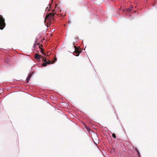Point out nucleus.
I'll return each mask as SVG.
<instances>
[{
	"label": "nucleus",
	"instance_id": "f8f14e48",
	"mask_svg": "<svg viewBox=\"0 0 157 157\" xmlns=\"http://www.w3.org/2000/svg\"><path fill=\"white\" fill-rule=\"evenodd\" d=\"M115 113L116 115V116H117V119L118 120H119V119H118V117H117V114H116V112H115Z\"/></svg>",
	"mask_w": 157,
	"mask_h": 157
},
{
	"label": "nucleus",
	"instance_id": "ddd939ff",
	"mask_svg": "<svg viewBox=\"0 0 157 157\" xmlns=\"http://www.w3.org/2000/svg\"><path fill=\"white\" fill-rule=\"evenodd\" d=\"M41 52L43 54H44V52Z\"/></svg>",
	"mask_w": 157,
	"mask_h": 157
},
{
	"label": "nucleus",
	"instance_id": "2eb2a0df",
	"mask_svg": "<svg viewBox=\"0 0 157 157\" xmlns=\"http://www.w3.org/2000/svg\"><path fill=\"white\" fill-rule=\"evenodd\" d=\"M39 48H40V46H39Z\"/></svg>",
	"mask_w": 157,
	"mask_h": 157
},
{
	"label": "nucleus",
	"instance_id": "39448f33",
	"mask_svg": "<svg viewBox=\"0 0 157 157\" xmlns=\"http://www.w3.org/2000/svg\"><path fill=\"white\" fill-rule=\"evenodd\" d=\"M132 8V6H131L130 7L127 9L126 10L127 12H129L131 10Z\"/></svg>",
	"mask_w": 157,
	"mask_h": 157
},
{
	"label": "nucleus",
	"instance_id": "9d476101",
	"mask_svg": "<svg viewBox=\"0 0 157 157\" xmlns=\"http://www.w3.org/2000/svg\"><path fill=\"white\" fill-rule=\"evenodd\" d=\"M136 151H137V154H138V156H140V153L139 151L137 149H136Z\"/></svg>",
	"mask_w": 157,
	"mask_h": 157
},
{
	"label": "nucleus",
	"instance_id": "423d86ee",
	"mask_svg": "<svg viewBox=\"0 0 157 157\" xmlns=\"http://www.w3.org/2000/svg\"><path fill=\"white\" fill-rule=\"evenodd\" d=\"M82 52V51H78L77 52V53H78V54L76 55H74V56H79V54L81 52Z\"/></svg>",
	"mask_w": 157,
	"mask_h": 157
},
{
	"label": "nucleus",
	"instance_id": "7ed1b4c3",
	"mask_svg": "<svg viewBox=\"0 0 157 157\" xmlns=\"http://www.w3.org/2000/svg\"><path fill=\"white\" fill-rule=\"evenodd\" d=\"M32 75H33V73H31L28 76V77H27L26 80V82L27 83H28L29 82V80H30V78L31 77Z\"/></svg>",
	"mask_w": 157,
	"mask_h": 157
},
{
	"label": "nucleus",
	"instance_id": "0eeeda50",
	"mask_svg": "<svg viewBox=\"0 0 157 157\" xmlns=\"http://www.w3.org/2000/svg\"><path fill=\"white\" fill-rule=\"evenodd\" d=\"M40 44L39 43H37L36 44V43H34L33 46V48H35L36 45H39Z\"/></svg>",
	"mask_w": 157,
	"mask_h": 157
},
{
	"label": "nucleus",
	"instance_id": "6e6552de",
	"mask_svg": "<svg viewBox=\"0 0 157 157\" xmlns=\"http://www.w3.org/2000/svg\"><path fill=\"white\" fill-rule=\"evenodd\" d=\"M112 137H113V138H115V139H116V135L114 133H112Z\"/></svg>",
	"mask_w": 157,
	"mask_h": 157
},
{
	"label": "nucleus",
	"instance_id": "f257e3e1",
	"mask_svg": "<svg viewBox=\"0 0 157 157\" xmlns=\"http://www.w3.org/2000/svg\"><path fill=\"white\" fill-rule=\"evenodd\" d=\"M5 19L2 16L0 15V29L3 30L6 26Z\"/></svg>",
	"mask_w": 157,
	"mask_h": 157
},
{
	"label": "nucleus",
	"instance_id": "dca6fc26",
	"mask_svg": "<svg viewBox=\"0 0 157 157\" xmlns=\"http://www.w3.org/2000/svg\"><path fill=\"white\" fill-rule=\"evenodd\" d=\"M53 0H52V1Z\"/></svg>",
	"mask_w": 157,
	"mask_h": 157
},
{
	"label": "nucleus",
	"instance_id": "f03ea898",
	"mask_svg": "<svg viewBox=\"0 0 157 157\" xmlns=\"http://www.w3.org/2000/svg\"><path fill=\"white\" fill-rule=\"evenodd\" d=\"M47 59L46 58H43V61H44V62L42 64V66L43 67H46L47 64L51 63L52 62L51 61L48 60L47 61Z\"/></svg>",
	"mask_w": 157,
	"mask_h": 157
},
{
	"label": "nucleus",
	"instance_id": "4468645a",
	"mask_svg": "<svg viewBox=\"0 0 157 157\" xmlns=\"http://www.w3.org/2000/svg\"><path fill=\"white\" fill-rule=\"evenodd\" d=\"M48 8V7H47L46 8V9H47Z\"/></svg>",
	"mask_w": 157,
	"mask_h": 157
},
{
	"label": "nucleus",
	"instance_id": "20e7f679",
	"mask_svg": "<svg viewBox=\"0 0 157 157\" xmlns=\"http://www.w3.org/2000/svg\"><path fill=\"white\" fill-rule=\"evenodd\" d=\"M35 58L36 59H39L41 58V56L38 53H36L35 54Z\"/></svg>",
	"mask_w": 157,
	"mask_h": 157
},
{
	"label": "nucleus",
	"instance_id": "1a4fd4ad",
	"mask_svg": "<svg viewBox=\"0 0 157 157\" xmlns=\"http://www.w3.org/2000/svg\"><path fill=\"white\" fill-rule=\"evenodd\" d=\"M86 128L87 131L88 132H89L90 131V128L89 127L87 126V127H86Z\"/></svg>",
	"mask_w": 157,
	"mask_h": 157
},
{
	"label": "nucleus",
	"instance_id": "9b49d317",
	"mask_svg": "<svg viewBox=\"0 0 157 157\" xmlns=\"http://www.w3.org/2000/svg\"><path fill=\"white\" fill-rule=\"evenodd\" d=\"M38 39L37 38H36L35 41L34 43H36L38 41Z\"/></svg>",
	"mask_w": 157,
	"mask_h": 157
}]
</instances>
